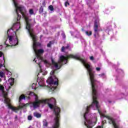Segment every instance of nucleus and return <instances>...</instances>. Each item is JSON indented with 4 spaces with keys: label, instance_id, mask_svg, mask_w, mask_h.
Returning a JSON list of instances; mask_svg holds the SVG:
<instances>
[{
    "label": "nucleus",
    "instance_id": "f257e3e1",
    "mask_svg": "<svg viewBox=\"0 0 128 128\" xmlns=\"http://www.w3.org/2000/svg\"><path fill=\"white\" fill-rule=\"evenodd\" d=\"M36 46V44L34 41L33 50L36 58H34V62L38 64L40 70V72L38 74V78L40 76V74H42V76L48 74V72H44V66L42 64L44 62V64H46V66H48V68H52V70L50 72V78H53V80H54V78H58L56 76V74L57 72L56 70H60V68H62V64H66L68 62V58H74V60H78L81 62L84 66L86 68L90 78H91L94 74V68H92V66H90V63L88 62L86 60L82 58H80V56L78 54H76L74 55L68 54L66 55V56H62L60 57V59L58 61V62H54V60L52 58V63H50L48 62V60L44 59L42 56V54L44 52V50L43 49L38 50Z\"/></svg>",
    "mask_w": 128,
    "mask_h": 128
},
{
    "label": "nucleus",
    "instance_id": "f03ea898",
    "mask_svg": "<svg viewBox=\"0 0 128 128\" xmlns=\"http://www.w3.org/2000/svg\"><path fill=\"white\" fill-rule=\"evenodd\" d=\"M13 4L14 6L16 12L17 14V22L14 23L12 28L8 30V38L5 41L4 44L6 48H14L18 44V38L16 36V32H18L20 29V20L22 16L25 20L26 24V29L28 30L30 36L32 38L33 44L32 48H34V43L36 44V48L38 46H40V43L36 42V36L34 33V29L32 27V24L34 22V20L30 19V15L26 12V10L24 6L20 5L18 3L16 0H12Z\"/></svg>",
    "mask_w": 128,
    "mask_h": 128
},
{
    "label": "nucleus",
    "instance_id": "7ed1b4c3",
    "mask_svg": "<svg viewBox=\"0 0 128 128\" xmlns=\"http://www.w3.org/2000/svg\"><path fill=\"white\" fill-rule=\"evenodd\" d=\"M92 88V104L89 106H87L84 109V112H83L82 116L84 118V124L85 126L88 128H92V126L96 124L98 118H96V114L92 115L90 114V112L91 108L93 110H98V112L100 114L101 118H103L102 124H106V120H104L106 118L108 120L109 124H112L114 128H120V125L116 122V120L114 118L104 115V113L102 112L100 110V104L96 100L98 98V92H96V88H98V84H100V82L94 79V74L91 78H90Z\"/></svg>",
    "mask_w": 128,
    "mask_h": 128
},
{
    "label": "nucleus",
    "instance_id": "20e7f679",
    "mask_svg": "<svg viewBox=\"0 0 128 128\" xmlns=\"http://www.w3.org/2000/svg\"><path fill=\"white\" fill-rule=\"evenodd\" d=\"M38 77L37 82L38 83V87L40 88H48L50 90L54 92L56 88L58 85V80L55 78L54 79L52 78H49L46 80L47 84L44 83V78H39Z\"/></svg>",
    "mask_w": 128,
    "mask_h": 128
},
{
    "label": "nucleus",
    "instance_id": "39448f33",
    "mask_svg": "<svg viewBox=\"0 0 128 128\" xmlns=\"http://www.w3.org/2000/svg\"><path fill=\"white\" fill-rule=\"evenodd\" d=\"M99 21L98 20H96L94 22V36L96 38V36H98V32H100V30H98V28H100L99 25Z\"/></svg>",
    "mask_w": 128,
    "mask_h": 128
},
{
    "label": "nucleus",
    "instance_id": "423d86ee",
    "mask_svg": "<svg viewBox=\"0 0 128 128\" xmlns=\"http://www.w3.org/2000/svg\"><path fill=\"white\" fill-rule=\"evenodd\" d=\"M8 82L10 86H14V79L13 78H10L8 79Z\"/></svg>",
    "mask_w": 128,
    "mask_h": 128
},
{
    "label": "nucleus",
    "instance_id": "0eeeda50",
    "mask_svg": "<svg viewBox=\"0 0 128 128\" xmlns=\"http://www.w3.org/2000/svg\"><path fill=\"white\" fill-rule=\"evenodd\" d=\"M66 50H70V45H68L66 46H62V52H66Z\"/></svg>",
    "mask_w": 128,
    "mask_h": 128
},
{
    "label": "nucleus",
    "instance_id": "6e6552de",
    "mask_svg": "<svg viewBox=\"0 0 128 128\" xmlns=\"http://www.w3.org/2000/svg\"><path fill=\"white\" fill-rule=\"evenodd\" d=\"M98 78H102L103 79L106 78V74L102 73L101 74H100L98 75Z\"/></svg>",
    "mask_w": 128,
    "mask_h": 128
},
{
    "label": "nucleus",
    "instance_id": "1a4fd4ad",
    "mask_svg": "<svg viewBox=\"0 0 128 128\" xmlns=\"http://www.w3.org/2000/svg\"><path fill=\"white\" fill-rule=\"evenodd\" d=\"M34 116H36V118H40V116H42V115L40 114L37 112H35L34 113Z\"/></svg>",
    "mask_w": 128,
    "mask_h": 128
},
{
    "label": "nucleus",
    "instance_id": "9d476101",
    "mask_svg": "<svg viewBox=\"0 0 128 128\" xmlns=\"http://www.w3.org/2000/svg\"><path fill=\"white\" fill-rule=\"evenodd\" d=\"M32 90H36V88H38V84H32Z\"/></svg>",
    "mask_w": 128,
    "mask_h": 128
},
{
    "label": "nucleus",
    "instance_id": "9b49d317",
    "mask_svg": "<svg viewBox=\"0 0 128 128\" xmlns=\"http://www.w3.org/2000/svg\"><path fill=\"white\" fill-rule=\"evenodd\" d=\"M5 72L8 76H12V74L10 72L8 71L7 69H5Z\"/></svg>",
    "mask_w": 128,
    "mask_h": 128
},
{
    "label": "nucleus",
    "instance_id": "f8f14e48",
    "mask_svg": "<svg viewBox=\"0 0 128 128\" xmlns=\"http://www.w3.org/2000/svg\"><path fill=\"white\" fill-rule=\"evenodd\" d=\"M43 124L44 126H48V122H46V120H43Z\"/></svg>",
    "mask_w": 128,
    "mask_h": 128
},
{
    "label": "nucleus",
    "instance_id": "ddd939ff",
    "mask_svg": "<svg viewBox=\"0 0 128 128\" xmlns=\"http://www.w3.org/2000/svg\"><path fill=\"white\" fill-rule=\"evenodd\" d=\"M85 34H86L87 36H92V33L91 31H85Z\"/></svg>",
    "mask_w": 128,
    "mask_h": 128
},
{
    "label": "nucleus",
    "instance_id": "4468645a",
    "mask_svg": "<svg viewBox=\"0 0 128 128\" xmlns=\"http://www.w3.org/2000/svg\"><path fill=\"white\" fill-rule=\"evenodd\" d=\"M29 14L30 15L34 14V10L32 9H30L29 10Z\"/></svg>",
    "mask_w": 128,
    "mask_h": 128
},
{
    "label": "nucleus",
    "instance_id": "2eb2a0df",
    "mask_svg": "<svg viewBox=\"0 0 128 128\" xmlns=\"http://www.w3.org/2000/svg\"><path fill=\"white\" fill-rule=\"evenodd\" d=\"M0 78H4V72L0 71Z\"/></svg>",
    "mask_w": 128,
    "mask_h": 128
},
{
    "label": "nucleus",
    "instance_id": "dca6fc26",
    "mask_svg": "<svg viewBox=\"0 0 128 128\" xmlns=\"http://www.w3.org/2000/svg\"><path fill=\"white\" fill-rule=\"evenodd\" d=\"M44 12V8L42 7V6L40 8L39 12H40V14H42V12Z\"/></svg>",
    "mask_w": 128,
    "mask_h": 128
},
{
    "label": "nucleus",
    "instance_id": "f3484780",
    "mask_svg": "<svg viewBox=\"0 0 128 128\" xmlns=\"http://www.w3.org/2000/svg\"><path fill=\"white\" fill-rule=\"evenodd\" d=\"M48 8L50 10H51V12H52V10H54V6H48Z\"/></svg>",
    "mask_w": 128,
    "mask_h": 128
},
{
    "label": "nucleus",
    "instance_id": "a211bd4d",
    "mask_svg": "<svg viewBox=\"0 0 128 128\" xmlns=\"http://www.w3.org/2000/svg\"><path fill=\"white\" fill-rule=\"evenodd\" d=\"M52 44H54L53 42H50L47 45V46H48V48H50V46H52Z\"/></svg>",
    "mask_w": 128,
    "mask_h": 128
},
{
    "label": "nucleus",
    "instance_id": "6ab92c4d",
    "mask_svg": "<svg viewBox=\"0 0 128 128\" xmlns=\"http://www.w3.org/2000/svg\"><path fill=\"white\" fill-rule=\"evenodd\" d=\"M28 120H32V116H28Z\"/></svg>",
    "mask_w": 128,
    "mask_h": 128
},
{
    "label": "nucleus",
    "instance_id": "aec40b11",
    "mask_svg": "<svg viewBox=\"0 0 128 128\" xmlns=\"http://www.w3.org/2000/svg\"><path fill=\"white\" fill-rule=\"evenodd\" d=\"M4 63H0V68H2V66H4V68L5 67V66H4Z\"/></svg>",
    "mask_w": 128,
    "mask_h": 128
},
{
    "label": "nucleus",
    "instance_id": "412c9836",
    "mask_svg": "<svg viewBox=\"0 0 128 128\" xmlns=\"http://www.w3.org/2000/svg\"><path fill=\"white\" fill-rule=\"evenodd\" d=\"M65 6H70V3L68 2H66L64 4Z\"/></svg>",
    "mask_w": 128,
    "mask_h": 128
},
{
    "label": "nucleus",
    "instance_id": "4be33fe9",
    "mask_svg": "<svg viewBox=\"0 0 128 128\" xmlns=\"http://www.w3.org/2000/svg\"><path fill=\"white\" fill-rule=\"evenodd\" d=\"M96 70L97 72H100V67L96 68Z\"/></svg>",
    "mask_w": 128,
    "mask_h": 128
},
{
    "label": "nucleus",
    "instance_id": "5701e85b",
    "mask_svg": "<svg viewBox=\"0 0 128 128\" xmlns=\"http://www.w3.org/2000/svg\"><path fill=\"white\" fill-rule=\"evenodd\" d=\"M90 60H94V58L93 56H91L90 57Z\"/></svg>",
    "mask_w": 128,
    "mask_h": 128
},
{
    "label": "nucleus",
    "instance_id": "b1692460",
    "mask_svg": "<svg viewBox=\"0 0 128 128\" xmlns=\"http://www.w3.org/2000/svg\"><path fill=\"white\" fill-rule=\"evenodd\" d=\"M62 36H63V38H66V35L64 33L62 34Z\"/></svg>",
    "mask_w": 128,
    "mask_h": 128
},
{
    "label": "nucleus",
    "instance_id": "393cba45",
    "mask_svg": "<svg viewBox=\"0 0 128 128\" xmlns=\"http://www.w3.org/2000/svg\"><path fill=\"white\" fill-rule=\"evenodd\" d=\"M2 52H0V58H2Z\"/></svg>",
    "mask_w": 128,
    "mask_h": 128
},
{
    "label": "nucleus",
    "instance_id": "a878e982",
    "mask_svg": "<svg viewBox=\"0 0 128 128\" xmlns=\"http://www.w3.org/2000/svg\"><path fill=\"white\" fill-rule=\"evenodd\" d=\"M2 45L0 46V50H2Z\"/></svg>",
    "mask_w": 128,
    "mask_h": 128
},
{
    "label": "nucleus",
    "instance_id": "bb28decb",
    "mask_svg": "<svg viewBox=\"0 0 128 128\" xmlns=\"http://www.w3.org/2000/svg\"><path fill=\"white\" fill-rule=\"evenodd\" d=\"M42 5H43V6H44V2H42Z\"/></svg>",
    "mask_w": 128,
    "mask_h": 128
},
{
    "label": "nucleus",
    "instance_id": "cd10ccee",
    "mask_svg": "<svg viewBox=\"0 0 128 128\" xmlns=\"http://www.w3.org/2000/svg\"><path fill=\"white\" fill-rule=\"evenodd\" d=\"M0 82H2V79L1 78H0Z\"/></svg>",
    "mask_w": 128,
    "mask_h": 128
},
{
    "label": "nucleus",
    "instance_id": "c85d7f7f",
    "mask_svg": "<svg viewBox=\"0 0 128 128\" xmlns=\"http://www.w3.org/2000/svg\"><path fill=\"white\" fill-rule=\"evenodd\" d=\"M9 88H10V86L9 87Z\"/></svg>",
    "mask_w": 128,
    "mask_h": 128
}]
</instances>
